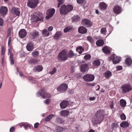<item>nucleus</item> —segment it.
I'll list each match as a JSON object with an SVG mask.
<instances>
[{"label":"nucleus","mask_w":132,"mask_h":132,"mask_svg":"<svg viewBox=\"0 0 132 132\" xmlns=\"http://www.w3.org/2000/svg\"><path fill=\"white\" fill-rule=\"evenodd\" d=\"M104 116V112L103 110H100L95 113L92 121L94 124L100 123L103 120Z\"/></svg>","instance_id":"obj_1"},{"label":"nucleus","mask_w":132,"mask_h":132,"mask_svg":"<svg viewBox=\"0 0 132 132\" xmlns=\"http://www.w3.org/2000/svg\"><path fill=\"white\" fill-rule=\"evenodd\" d=\"M57 58L60 61H64L67 60L68 56L67 51L64 50L62 51L59 53Z\"/></svg>","instance_id":"obj_2"},{"label":"nucleus","mask_w":132,"mask_h":132,"mask_svg":"<svg viewBox=\"0 0 132 132\" xmlns=\"http://www.w3.org/2000/svg\"><path fill=\"white\" fill-rule=\"evenodd\" d=\"M38 0H28L27 3V6L29 7L34 8L38 3Z\"/></svg>","instance_id":"obj_3"},{"label":"nucleus","mask_w":132,"mask_h":132,"mask_svg":"<svg viewBox=\"0 0 132 132\" xmlns=\"http://www.w3.org/2000/svg\"><path fill=\"white\" fill-rule=\"evenodd\" d=\"M83 79L85 81H92L94 79V76L93 75L87 74L85 75L84 76Z\"/></svg>","instance_id":"obj_4"},{"label":"nucleus","mask_w":132,"mask_h":132,"mask_svg":"<svg viewBox=\"0 0 132 132\" xmlns=\"http://www.w3.org/2000/svg\"><path fill=\"white\" fill-rule=\"evenodd\" d=\"M81 23L82 25L87 27H90L92 25L91 21L88 19H84L82 20Z\"/></svg>","instance_id":"obj_5"},{"label":"nucleus","mask_w":132,"mask_h":132,"mask_svg":"<svg viewBox=\"0 0 132 132\" xmlns=\"http://www.w3.org/2000/svg\"><path fill=\"white\" fill-rule=\"evenodd\" d=\"M55 10L54 9H50L47 11L46 14L47 15L46 16V19H48L52 17L55 12Z\"/></svg>","instance_id":"obj_6"},{"label":"nucleus","mask_w":132,"mask_h":132,"mask_svg":"<svg viewBox=\"0 0 132 132\" xmlns=\"http://www.w3.org/2000/svg\"><path fill=\"white\" fill-rule=\"evenodd\" d=\"M121 88L122 92L124 93L128 92L132 89L131 86L128 85H123Z\"/></svg>","instance_id":"obj_7"},{"label":"nucleus","mask_w":132,"mask_h":132,"mask_svg":"<svg viewBox=\"0 0 132 132\" xmlns=\"http://www.w3.org/2000/svg\"><path fill=\"white\" fill-rule=\"evenodd\" d=\"M67 85L65 84H63L58 87L57 89L58 91L62 93L65 92L67 90Z\"/></svg>","instance_id":"obj_8"},{"label":"nucleus","mask_w":132,"mask_h":132,"mask_svg":"<svg viewBox=\"0 0 132 132\" xmlns=\"http://www.w3.org/2000/svg\"><path fill=\"white\" fill-rule=\"evenodd\" d=\"M7 8L5 6H1L0 7V15L4 17L7 13Z\"/></svg>","instance_id":"obj_9"},{"label":"nucleus","mask_w":132,"mask_h":132,"mask_svg":"<svg viewBox=\"0 0 132 132\" xmlns=\"http://www.w3.org/2000/svg\"><path fill=\"white\" fill-rule=\"evenodd\" d=\"M33 18L35 22H38L39 21H42L43 19L44 16L42 13H38L37 16L34 15Z\"/></svg>","instance_id":"obj_10"},{"label":"nucleus","mask_w":132,"mask_h":132,"mask_svg":"<svg viewBox=\"0 0 132 132\" xmlns=\"http://www.w3.org/2000/svg\"><path fill=\"white\" fill-rule=\"evenodd\" d=\"M18 34L20 38H23L26 35L27 32L25 29H21L19 31Z\"/></svg>","instance_id":"obj_11"},{"label":"nucleus","mask_w":132,"mask_h":132,"mask_svg":"<svg viewBox=\"0 0 132 132\" xmlns=\"http://www.w3.org/2000/svg\"><path fill=\"white\" fill-rule=\"evenodd\" d=\"M66 8V5H62L60 9V12L61 14H67V12Z\"/></svg>","instance_id":"obj_12"},{"label":"nucleus","mask_w":132,"mask_h":132,"mask_svg":"<svg viewBox=\"0 0 132 132\" xmlns=\"http://www.w3.org/2000/svg\"><path fill=\"white\" fill-rule=\"evenodd\" d=\"M113 12L116 15L119 14L121 12L120 7L118 5L114 6L113 9Z\"/></svg>","instance_id":"obj_13"},{"label":"nucleus","mask_w":132,"mask_h":132,"mask_svg":"<svg viewBox=\"0 0 132 132\" xmlns=\"http://www.w3.org/2000/svg\"><path fill=\"white\" fill-rule=\"evenodd\" d=\"M69 104V101H68L64 100L60 104V106L61 109H64L67 107Z\"/></svg>","instance_id":"obj_14"},{"label":"nucleus","mask_w":132,"mask_h":132,"mask_svg":"<svg viewBox=\"0 0 132 132\" xmlns=\"http://www.w3.org/2000/svg\"><path fill=\"white\" fill-rule=\"evenodd\" d=\"M80 70L83 72H87L89 69L88 65L87 64H85L81 65Z\"/></svg>","instance_id":"obj_15"},{"label":"nucleus","mask_w":132,"mask_h":132,"mask_svg":"<svg viewBox=\"0 0 132 132\" xmlns=\"http://www.w3.org/2000/svg\"><path fill=\"white\" fill-rule=\"evenodd\" d=\"M20 9L19 8L13 7L12 9V11L13 13H14L16 15L19 16L20 14Z\"/></svg>","instance_id":"obj_16"},{"label":"nucleus","mask_w":132,"mask_h":132,"mask_svg":"<svg viewBox=\"0 0 132 132\" xmlns=\"http://www.w3.org/2000/svg\"><path fill=\"white\" fill-rule=\"evenodd\" d=\"M34 44L32 42L28 43L26 46V48L28 51H32L34 49Z\"/></svg>","instance_id":"obj_17"},{"label":"nucleus","mask_w":132,"mask_h":132,"mask_svg":"<svg viewBox=\"0 0 132 132\" xmlns=\"http://www.w3.org/2000/svg\"><path fill=\"white\" fill-rule=\"evenodd\" d=\"M113 59L112 61L114 64H116L119 63L120 61V57H117L116 55H114V57H112Z\"/></svg>","instance_id":"obj_18"},{"label":"nucleus","mask_w":132,"mask_h":132,"mask_svg":"<svg viewBox=\"0 0 132 132\" xmlns=\"http://www.w3.org/2000/svg\"><path fill=\"white\" fill-rule=\"evenodd\" d=\"M87 29L82 26L80 27L78 29V32L81 34H85L87 32Z\"/></svg>","instance_id":"obj_19"},{"label":"nucleus","mask_w":132,"mask_h":132,"mask_svg":"<svg viewBox=\"0 0 132 132\" xmlns=\"http://www.w3.org/2000/svg\"><path fill=\"white\" fill-rule=\"evenodd\" d=\"M107 6L106 4L103 2H101L99 4V8L101 10H105Z\"/></svg>","instance_id":"obj_20"},{"label":"nucleus","mask_w":132,"mask_h":132,"mask_svg":"<svg viewBox=\"0 0 132 132\" xmlns=\"http://www.w3.org/2000/svg\"><path fill=\"white\" fill-rule=\"evenodd\" d=\"M69 111L64 110L61 111L60 112V115L64 117H67L69 114Z\"/></svg>","instance_id":"obj_21"},{"label":"nucleus","mask_w":132,"mask_h":132,"mask_svg":"<svg viewBox=\"0 0 132 132\" xmlns=\"http://www.w3.org/2000/svg\"><path fill=\"white\" fill-rule=\"evenodd\" d=\"M31 37L33 39L37 37L39 35V32L38 31H34L31 33Z\"/></svg>","instance_id":"obj_22"},{"label":"nucleus","mask_w":132,"mask_h":132,"mask_svg":"<svg viewBox=\"0 0 132 132\" xmlns=\"http://www.w3.org/2000/svg\"><path fill=\"white\" fill-rule=\"evenodd\" d=\"M43 69V67L41 65L35 67L34 68V70H35V71L38 72L42 71Z\"/></svg>","instance_id":"obj_23"},{"label":"nucleus","mask_w":132,"mask_h":132,"mask_svg":"<svg viewBox=\"0 0 132 132\" xmlns=\"http://www.w3.org/2000/svg\"><path fill=\"white\" fill-rule=\"evenodd\" d=\"M80 20V17L77 15L74 16L72 18V22H75L79 21Z\"/></svg>","instance_id":"obj_24"},{"label":"nucleus","mask_w":132,"mask_h":132,"mask_svg":"<svg viewBox=\"0 0 132 132\" xmlns=\"http://www.w3.org/2000/svg\"><path fill=\"white\" fill-rule=\"evenodd\" d=\"M104 43L103 40L102 39L98 40L96 42V45L98 46H101L103 45Z\"/></svg>","instance_id":"obj_25"},{"label":"nucleus","mask_w":132,"mask_h":132,"mask_svg":"<svg viewBox=\"0 0 132 132\" xmlns=\"http://www.w3.org/2000/svg\"><path fill=\"white\" fill-rule=\"evenodd\" d=\"M93 65L98 66L100 65L101 62L98 60H95L92 62Z\"/></svg>","instance_id":"obj_26"},{"label":"nucleus","mask_w":132,"mask_h":132,"mask_svg":"<svg viewBox=\"0 0 132 132\" xmlns=\"http://www.w3.org/2000/svg\"><path fill=\"white\" fill-rule=\"evenodd\" d=\"M129 125L128 122L126 121H123L120 124V126L122 127L125 128L127 127Z\"/></svg>","instance_id":"obj_27"},{"label":"nucleus","mask_w":132,"mask_h":132,"mask_svg":"<svg viewBox=\"0 0 132 132\" xmlns=\"http://www.w3.org/2000/svg\"><path fill=\"white\" fill-rule=\"evenodd\" d=\"M61 32L60 31H57L55 34L54 36V38L55 39H57L61 36Z\"/></svg>","instance_id":"obj_28"},{"label":"nucleus","mask_w":132,"mask_h":132,"mask_svg":"<svg viewBox=\"0 0 132 132\" xmlns=\"http://www.w3.org/2000/svg\"><path fill=\"white\" fill-rule=\"evenodd\" d=\"M51 95L49 93H45L44 94H43L42 95V97L44 99L47 98L51 97Z\"/></svg>","instance_id":"obj_29"},{"label":"nucleus","mask_w":132,"mask_h":132,"mask_svg":"<svg viewBox=\"0 0 132 132\" xmlns=\"http://www.w3.org/2000/svg\"><path fill=\"white\" fill-rule=\"evenodd\" d=\"M102 50L104 52L107 54H109L110 51L107 46L104 47L102 49Z\"/></svg>","instance_id":"obj_30"},{"label":"nucleus","mask_w":132,"mask_h":132,"mask_svg":"<svg viewBox=\"0 0 132 132\" xmlns=\"http://www.w3.org/2000/svg\"><path fill=\"white\" fill-rule=\"evenodd\" d=\"M42 34L44 36L46 37H47L49 35L48 31L45 29L43 30Z\"/></svg>","instance_id":"obj_31"},{"label":"nucleus","mask_w":132,"mask_h":132,"mask_svg":"<svg viewBox=\"0 0 132 132\" xmlns=\"http://www.w3.org/2000/svg\"><path fill=\"white\" fill-rule=\"evenodd\" d=\"M120 106L122 107H125L126 106V101L123 99L121 100L120 101Z\"/></svg>","instance_id":"obj_32"},{"label":"nucleus","mask_w":132,"mask_h":132,"mask_svg":"<svg viewBox=\"0 0 132 132\" xmlns=\"http://www.w3.org/2000/svg\"><path fill=\"white\" fill-rule=\"evenodd\" d=\"M112 73L111 72L108 71H106L105 73V76L106 78H109L111 76Z\"/></svg>","instance_id":"obj_33"},{"label":"nucleus","mask_w":132,"mask_h":132,"mask_svg":"<svg viewBox=\"0 0 132 132\" xmlns=\"http://www.w3.org/2000/svg\"><path fill=\"white\" fill-rule=\"evenodd\" d=\"M125 63L127 65H130L132 63V60L130 58H127L125 61Z\"/></svg>","instance_id":"obj_34"},{"label":"nucleus","mask_w":132,"mask_h":132,"mask_svg":"<svg viewBox=\"0 0 132 132\" xmlns=\"http://www.w3.org/2000/svg\"><path fill=\"white\" fill-rule=\"evenodd\" d=\"M66 8L68 13V12L72 11L73 9V7L72 5H68L67 6H66Z\"/></svg>","instance_id":"obj_35"},{"label":"nucleus","mask_w":132,"mask_h":132,"mask_svg":"<svg viewBox=\"0 0 132 132\" xmlns=\"http://www.w3.org/2000/svg\"><path fill=\"white\" fill-rule=\"evenodd\" d=\"M54 116V115L53 114H51L47 116L46 118L45 119L46 121H48L51 119L53 118Z\"/></svg>","instance_id":"obj_36"},{"label":"nucleus","mask_w":132,"mask_h":132,"mask_svg":"<svg viewBox=\"0 0 132 132\" xmlns=\"http://www.w3.org/2000/svg\"><path fill=\"white\" fill-rule=\"evenodd\" d=\"M30 64H35L38 62V61L37 59H32L28 61Z\"/></svg>","instance_id":"obj_37"},{"label":"nucleus","mask_w":132,"mask_h":132,"mask_svg":"<svg viewBox=\"0 0 132 132\" xmlns=\"http://www.w3.org/2000/svg\"><path fill=\"white\" fill-rule=\"evenodd\" d=\"M72 29V27L70 26H68L64 29V32H67L71 31Z\"/></svg>","instance_id":"obj_38"},{"label":"nucleus","mask_w":132,"mask_h":132,"mask_svg":"<svg viewBox=\"0 0 132 132\" xmlns=\"http://www.w3.org/2000/svg\"><path fill=\"white\" fill-rule=\"evenodd\" d=\"M68 58L69 57L70 58L72 57L74 55V54L73 52L71 50H70L69 51L68 54H67Z\"/></svg>","instance_id":"obj_39"},{"label":"nucleus","mask_w":132,"mask_h":132,"mask_svg":"<svg viewBox=\"0 0 132 132\" xmlns=\"http://www.w3.org/2000/svg\"><path fill=\"white\" fill-rule=\"evenodd\" d=\"M76 51L79 53H81L84 51L83 49L81 46H79L77 48Z\"/></svg>","instance_id":"obj_40"},{"label":"nucleus","mask_w":132,"mask_h":132,"mask_svg":"<svg viewBox=\"0 0 132 132\" xmlns=\"http://www.w3.org/2000/svg\"><path fill=\"white\" fill-rule=\"evenodd\" d=\"M56 131L58 132H61L64 130V128L60 126L57 127L56 128Z\"/></svg>","instance_id":"obj_41"},{"label":"nucleus","mask_w":132,"mask_h":132,"mask_svg":"<svg viewBox=\"0 0 132 132\" xmlns=\"http://www.w3.org/2000/svg\"><path fill=\"white\" fill-rule=\"evenodd\" d=\"M32 56L34 57H36L38 56L39 53L37 51H36L32 52Z\"/></svg>","instance_id":"obj_42"},{"label":"nucleus","mask_w":132,"mask_h":132,"mask_svg":"<svg viewBox=\"0 0 132 132\" xmlns=\"http://www.w3.org/2000/svg\"><path fill=\"white\" fill-rule=\"evenodd\" d=\"M84 59L86 60L90 59L91 58V55L90 54H87L84 57Z\"/></svg>","instance_id":"obj_43"},{"label":"nucleus","mask_w":132,"mask_h":132,"mask_svg":"<svg viewBox=\"0 0 132 132\" xmlns=\"http://www.w3.org/2000/svg\"><path fill=\"white\" fill-rule=\"evenodd\" d=\"M87 39L90 42L92 43L94 42V40L92 37L88 36L87 37Z\"/></svg>","instance_id":"obj_44"},{"label":"nucleus","mask_w":132,"mask_h":132,"mask_svg":"<svg viewBox=\"0 0 132 132\" xmlns=\"http://www.w3.org/2000/svg\"><path fill=\"white\" fill-rule=\"evenodd\" d=\"M57 120L58 122L61 123H63L64 122V121L60 117L57 118Z\"/></svg>","instance_id":"obj_45"},{"label":"nucleus","mask_w":132,"mask_h":132,"mask_svg":"<svg viewBox=\"0 0 132 132\" xmlns=\"http://www.w3.org/2000/svg\"><path fill=\"white\" fill-rule=\"evenodd\" d=\"M120 118L122 120H125L126 119V117L123 113H122L120 115Z\"/></svg>","instance_id":"obj_46"},{"label":"nucleus","mask_w":132,"mask_h":132,"mask_svg":"<svg viewBox=\"0 0 132 132\" xmlns=\"http://www.w3.org/2000/svg\"><path fill=\"white\" fill-rule=\"evenodd\" d=\"M106 31L105 28H103L101 30V33L103 34H105Z\"/></svg>","instance_id":"obj_47"},{"label":"nucleus","mask_w":132,"mask_h":132,"mask_svg":"<svg viewBox=\"0 0 132 132\" xmlns=\"http://www.w3.org/2000/svg\"><path fill=\"white\" fill-rule=\"evenodd\" d=\"M23 126L26 129H28L29 128H30V126L27 124H23L21 126Z\"/></svg>","instance_id":"obj_48"},{"label":"nucleus","mask_w":132,"mask_h":132,"mask_svg":"<svg viewBox=\"0 0 132 132\" xmlns=\"http://www.w3.org/2000/svg\"><path fill=\"white\" fill-rule=\"evenodd\" d=\"M51 101V100L50 99H48L45 100L44 101V102L46 104H48Z\"/></svg>","instance_id":"obj_49"},{"label":"nucleus","mask_w":132,"mask_h":132,"mask_svg":"<svg viewBox=\"0 0 132 132\" xmlns=\"http://www.w3.org/2000/svg\"><path fill=\"white\" fill-rule=\"evenodd\" d=\"M57 69L55 68H54L53 69V70L50 72V73L52 75L56 71Z\"/></svg>","instance_id":"obj_50"},{"label":"nucleus","mask_w":132,"mask_h":132,"mask_svg":"<svg viewBox=\"0 0 132 132\" xmlns=\"http://www.w3.org/2000/svg\"><path fill=\"white\" fill-rule=\"evenodd\" d=\"M59 1V3L58 4V7L59 8L60 6V5H61L63 3V2L62 0H58Z\"/></svg>","instance_id":"obj_51"},{"label":"nucleus","mask_w":132,"mask_h":132,"mask_svg":"<svg viewBox=\"0 0 132 132\" xmlns=\"http://www.w3.org/2000/svg\"><path fill=\"white\" fill-rule=\"evenodd\" d=\"M11 33V29L10 28H9L8 30L7 31V37L9 36Z\"/></svg>","instance_id":"obj_52"},{"label":"nucleus","mask_w":132,"mask_h":132,"mask_svg":"<svg viewBox=\"0 0 132 132\" xmlns=\"http://www.w3.org/2000/svg\"><path fill=\"white\" fill-rule=\"evenodd\" d=\"M116 68L117 70H120L122 69V67L120 66H117L116 67Z\"/></svg>","instance_id":"obj_53"},{"label":"nucleus","mask_w":132,"mask_h":132,"mask_svg":"<svg viewBox=\"0 0 132 132\" xmlns=\"http://www.w3.org/2000/svg\"><path fill=\"white\" fill-rule=\"evenodd\" d=\"M85 0H77V2L78 4H80L82 3Z\"/></svg>","instance_id":"obj_54"},{"label":"nucleus","mask_w":132,"mask_h":132,"mask_svg":"<svg viewBox=\"0 0 132 132\" xmlns=\"http://www.w3.org/2000/svg\"><path fill=\"white\" fill-rule=\"evenodd\" d=\"M5 51L3 47H2V51H1V54L2 55H4L5 54Z\"/></svg>","instance_id":"obj_55"},{"label":"nucleus","mask_w":132,"mask_h":132,"mask_svg":"<svg viewBox=\"0 0 132 132\" xmlns=\"http://www.w3.org/2000/svg\"><path fill=\"white\" fill-rule=\"evenodd\" d=\"M42 94L41 92L40 91L38 92L37 93L36 95L37 96L39 97Z\"/></svg>","instance_id":"obj_56"},{"label":"nucleus","mask_w":132,"mask_h":132,"mask_svg":"<svg viewBox=\"0 0 132 132\" xmlns=\"http://www.w3.org/2000/svg\"><path fill=\"white\" fill-rule=\"evenodd\" d=\"M39 125V124L38 123H35L34 125L35 128H37Z\"/></svg>","instance_id":"obj_57"},{"label":"nucleus","mask_w":132,"mask_h":132,"mask_svg":"<svg viewBox=\"0 0 132 132\" xmlns=\"http://www.w3.org/2000/svg\"><path fill=\"white\" fill-rule=\"evenodd\" d=\"M14 128L13 127H11L10 130V132H13L14 131Z\"/></svg>","instance_id":"obj_58"},{"label":"nucleus","mask_w":132,"mask_h":132,"mask_svg":"<svg viewBox=\"0 0 132 132\" xmlns=\"http://www.w3.org/2000/svg\"><path fill=\"white\" fill-rule=\"evenodd\" d=\"M53 27L52 26H50L48 28V30L49 31H52L53 29Z\"/></svg>","instance_id":"obj_59"},{"label":"nucleus","mask_w":132,"mask_h":132,"mask_svg":"<svg viewBox=\"0 0 132 132\" xmlns=\"http://www.w3.org/2000/svg\"><path fill=\"white\" fill-rule=\"evenodd\" d=\"M95 99V97H90L89 98V99L90 101H93Z\"/></svg>","instance_id":"obj_60"},{"label":"nucleus","mask_w":132,"mask_h":132,"mask_svg":"<svg viewBox=\"0 0 132 132\" xmlns=\"http://www.w3.org/2000/svg\"><path fill=\"white\" fill-rule=\"evenodd\" d=\"M11 37H10L9 38V39L8 40V45L9 46L10 45V43H11Z\"/></svg>","instance_id":"obj_61"},{"label":"nucleus","mask_w":132,"mask_h":132,"mask_svg":"<svg viewBox=\"0 0 132 132\" xmlns=\"http://www.w3.org/2000/svg\"><path fill=\"white\" fill-rule=\"evenodd\" d=\"M13 55L12 54H11L10 55V56H9V58H10V60H12V59H13Z\"/></svg>","instance_id":"obj_62"},{"label":"nucleus","mask_w":132,"mask_h":132,"mask_svg":"<svg viewBox=\"0 0 132 132\" xmlns=\"http://www.w3.org/2000/svg\"><path fill=\"white\" fill-rule=\"evenodd\" d=\"M100 88V86L98 85H97L96 87V90H98Z\"/></svg>","instance_id":"obj_63"},{"label":"nucleus","mask_w":132,"mask_h":132,"mask_svg":"<svg viewBox=\"0 0 132 132\" xmlns=\"http://www.w3.org/2000/svg\"><path fill=\"white\" fill-rule=\"evenodd\" d=\"M41 91L43 94H44L45 93V90L44 89H42L41 90Z\"/></svg>","instance_id":"obj_64"}]
</instances>
